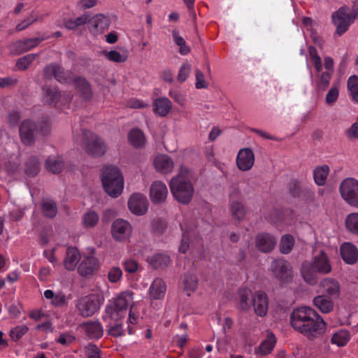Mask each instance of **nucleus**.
<instances>
[{"label":"nucleus","mask_w":358,"mask_h":358,"mask_svg":"<svg viewBox=\"0 0 358 358\" xmlns=\"http://www.w3.org/2000/svg\"><path fill=\"white\" fill-rule=\"evenodd\" d=\"M293 329L313 341L325 332L326 323L313 308L301 307L294 309L290 315Z\"/></svg>","instance_id":"f257e3e1"},{"label":"nucleus","mask_w":358,"mask_h":358,"mask_svg":"<svg viewBox=\"0 0 358 358\" xmlns=\"http://www.w3.org/2000/svg\"><path fill=\"white\" fill-rule=\"evenodd\" d=\"M169 187L171 194L178 202L188 204L191 201L194 190L187 169L180 168L179 173L170 180Z\"/></svg>","instance_id":"f03ea898"},{"label":"nucleus","mask_w":358,"mask_h":358,"mask_svg":"<svg viewBox=\"0 0 358 358\" xmlns=\"http://www.w3.org/2000/svg\"><path fill=\"white\" fill-rule=\"evenodd\" d=\"M101 182L104 191L112 198H117L124 189V178L120 170L113 165L102 169Z\"/></svg>","instance_id":"7ed1b4c3"},{"label":"nucleus","mask_w":358,"mask_h":358,"mask_svg":"<svg viewBox=\"0 0 358 358\" xmlns=\"http://www.w3.org/2000/svg\"><path fill=\"white\" fill-rule=\"evenodd\" d=\"M348 6H342L332 14V21L336 26V33L341 36L346 32L350 25L358 17V0L353 1L352 10L348 13Z\"/></svg>","instance_id":"20e7f679"},{"label":"nucleus","mask_w":358,"mask_h":358,"mask_svg":"<svg viewBox=\"0 0 358 358\" xmlns=\"http://www.w3.org/2000/svg\"><path fill=\"white\" fill-rule=\"evenodd\" d=\"M103 297L101 294H90L80 297L76 303L79 315L83 317H91L100 308Z\"/></svg>","instance_id":"39448f33"},{"label":"nucleus","mask_w":358,"mask_h":358,"mask_svg":"<svg viewBox=\"0 0 358 358\" xmlns=\"http://www.w3.org/2000/svg\"><path fill=\"white\" fill-rule=\"evenodd\" d=\"M270 270L273 276L281 286L291 283L294 271L290 263L284 259H277L271 263Z\"/></svg>","instance_id":"423d86ee"},{"label":"nucleus","mask_w":358,"mask_h":358,"mask_svg":"<svg viewBox=\"0 0 358 358\" xmlns=\"http://www.w3.org/2000/svg\"><path fill=\"white\" fill-rule=\"evenodd\" d=\"M85 151L92 157H101L106 151V146L101 138L90 131H83Z\"/></svg>","instance_id":"0eeeda50"},{"label":"nucleus","mask_w":358,"mask_h":358,"mask_svg":"<svg viewBox=\"0 0 358 358\" xmlns=\"http://www.w3.org/2000/svg\"><path fill=\"white\" fill-rule=\"evenodd\" d=\"M340 192L348 204L358 208V180L352 178L343 180L340 185Z\"/></svg>","instance_id":"6e6552de"},{"label":"nucleus","mask_w":358,"mask_h":358,"mask_svg":"<svg viewBox=\"0 0 358 358\" xmlns=\"http://www.w3.org/2000/svg\"><path fill=\"white\" fill-rule=\"evenodd\" d=\"M38 131V127L34 121L30 119L24 120L19 128L22 143L27 146L34 145Z\"/></svg>","instance_id":"1a4fd4ad"},{"label":"nucleus","mask_w":358,"mask_h":358,"mask_svg":"<svg viewBox=\"0 0 358 358\" xmlns=\"http://www.w3.org/2000/svg\"><path fill=\"white\" fill-rule=\"evenodd\" d=\"M148 205L146 196L141 193H134L128 200L129 210L138 216L143 215L147 213Z\"/></svg>","instance_id":"9d476101"},{"label":"nucleus","mask_w":358,"mask_h":358,"mask_svg":"<svg viewBox=\"0 0 358 358\" xmlns=\"http://www.w3.org/2000/svg\"><path fill=\"white\" fill-rule=\"evenodd\" d=\"M43 78L45 80H51L54 78L60 83H67L71 80L64 69L56 63H52L44 67Z\"/></svg>","instance_id":"9b49d317"},{"label":"nucleus","mask_w":358,"mask_h":358,"mask_svg":"<svg viewBox=\"0 0 358 358\" xmlns=\"http://www.w3.org/2000/svg\"><path fill=\"white\" fill-rule=\"evenodd\" d=\"M89 29L90 32L97 36L107 30L110 24V19L103 14H96L91 19L88 18Z\"/></svg>","instance_id":"f8f14e48"},{"label":"nucleus","mask_w":358,"mask_h":358,"mask_svg":"<svg viewBox=\"0 0 358 358\" xmlns=\"http://www.w3.org/2000/svg\"><path fill=\"white\" fill-rule=\"evenodd\" d=\"M131 232L130 224L124 220H116L111 226L113 238L117 241L127 239Z\"/></svg>","instance_id":"ddd939ff"},{"label":"nucleus","mask_w":358,"mask_h":358,"mask_svg":"<svg viewBox=\"0 0 358 358\" xmlns=\"http://www.w3.org/2000/svg\"><path fill=\"white\" fill-rule=\"evenodd\" d=\"M99 268V259L93 256H87L78 265V272L81 276L87 278L96 272Z\"/></svg>","instance_id":"4468645a"},{"label":"nucleus","mask_w":358,"mask_h":358,"mask_svg":"<svg viewBox=\"0 0 358 358\" xmlns=\"http://www.w3.org/2000/svg\"><path fill=\"white\" fill-rule=\"evenodd\" d=\"M252 306L259 317H264L268 312V299L267 294L262 290L257 291L252 299Z\"/></svg>","instance_id":"2eb2a0df"},{"label":"nucleus","mask_w":358,"mask_h":358,"mask_svg":"<svg viewBox=\"0 0 358 358\" xmlns=\"http://www.w3.org/2000/svg\"><path fill=\"white\" fill-rule=\"evenodd\" d=\"M254 294L248 287H241L237 292V304L238 310L243 313H247L252 307V299Z\"/></svg>","instance_id":"dca6fc26"},{"label":"nucleus","mask_w":358,"mask_h":358,"mask_svg":"<svg viewBox=\"0 0 358 358\" xmlns=\"http://www.w3.org/2000/svg\"><path fill=\"white\" fill-rule=\"evenodd\" d=\"M168 195V189L162 181H155L150 188V196L154 203H164Z\"/></svg>","instance_id":"f3484780"},{"label":"nucleus","mask_w":358,"mask_h":358,"mask_svg":"<svg viewBox=\"0 0 358 358\" xmlns=\"http://www.w3.org/2000/svg\"><path fill=\"white\" fill-rule=\"evenodd\" d=\"M276 238L268 233L259 234L255 238L256 247L263 252L272 251L276 245Z\"/></svg>","instance_id":"a211bd4d"},{"label":"nucleus","mask_w":358,"mask_h":358,"mask_svg":"<svg viewBox=\"0 0 358 358\" xmlns=\"http://www.w3.org/2000/svg\"><path fill=\"white\" fill-rule=\"evenodd\" d=\"M255 162V155L250 148L241 149L237 156L236 164L241 171L250 170Z\"/></svg>","instance_id":"6ab92c4d"},{"label":"nucleus","mask_w":358,"mask_h":358,"mask_svg":"<svg viewBox=\"0 0 358 358\" xmlns=\"http://www.w3.org/2000/svg\"><path fill=\"white\" fill-rule=\"evenodd\" d=\"M341 255L343 261L348 264H354L358 261V250L351 243H344L341 246Z\"/></svg>","instance_id":"aec40b11"},{"label":"nucleus","mask_w":358,"mask_h":358,"mask_svg":"<svg viewBox=\"0 0 358 358\" xmlns=\"http://www.w3.org/2000/svg\"><path fill=\"white\" fill-rule=\"evenodd\" d=\"M312 264L317 271L318 273L325 275L331 271V266L329 259L327 254L322 250L314 257Z\"/></svg>","instance_id":"412c9836"},{"label":"nucleus","mask_w":358,"mask_h":358,"mask_svg":"<svg viewBox=\"0 0 358 358\" xmlns=\"http://www.w3.org/2000/svg\"><path fill=\"white\" fill-rule=\"evenodd\" d=\"M131 292L121 293L114 301V310L117 313H125L133 299Z\"/></svg>","instance_id":"4be33fe9"},{"label":"nucleus","mask_w":358,"mask_h":358,"mask_svg":"<svg viewBox=\"0 0 358 358\" xmlns=\"http://www.w3.org/2000/svg\"><path fill=\"white\" fill-rule=\"evenodd\" d=\"M154 165L158 172L164 174L171 173L173 169V162L166 155L157 156L154 160Z\"/></svg>","instance_id":"5701e85b"},{"label":"nucleus","mask_w":358,"mask_h":358,"mask_svg":"<svg viewBox=\"0 0 358 358\" xmlns=\"http://www.w3.org/2000/svg\"><path fill=\"white\" fill-rule=\"evenodd\" d=\"M129 143L136 149L143 148L146 144V137L143 131L138 128H133L128 133Z\"/></svg>","instance_id":"b1692460"},{"label":"nucleus","mask_w":358,"mask_h":358,"mask_svg":"<svg viewBox=\"0 0 358 358\" xmlns=\"http://www.w3.org/2000/svg\"><path fill=\"white\" fill-rule=\"evenodd\" d=\"M80 259V255L77 248L68 247L66 257L64 259V266L69 271H73Z\"/></svg>","instance_id":"393cba45"},{"label":"nucleus","mask_w":358,"mask_h":358,"mask_svg":"<svg viewBox=\"0 0 358 358\" xmlns=\"http://www.w3.org/2000/svg\"><path fill=\"white\" fill-rule=\"evenodd\" d=\"M301 273L303 280L310 285H315L317 282V271L311 262H305L301 265Z\"/></svg>","instance_id":"a878e982"},{"label":"nucleus","mask_w":358,"mask_h":358,"mask_svg":"<svg viewBox=\"0 0 358 358\" xmlns=\"http://www.w3.org/2000/svg\"><path fill=\"white\" fill-rule=\"evenodd\" d=\"M320 288L329 296L338 297L340 294V285L333 278H324L320 283Z\"/></svg>","instance_id":"bb28decb"},{"label":"nucleus","mask_w":358,"mask_h":358,"mask_svg":"<svg viewBox=\"0 0 358 358\" xmlns=\"http://www.w3.org/2000/svg\"><path fill=\"white\" fill-rule=\"evenodd\" d=\"M229 211L232 218L240 222L245 219L246 208L245 205L238 200H233L229 202Z\"/></svg>","instance_id":"cd10ccee"},{"label":"nucleus","mask_w":358,"mask_h":358,"mask_svg":"<svg viewBox=\"0 0 358 358\" xmlns=\"http://www.w3.org/2000/svg\"><path fill=\"white\" fill-rule=\"evenodd\" d=\"M76 90L80 94L81 97L85 101H90L92 96V88L85 78L77 77L74 79Z\"/></svg>","instance_id":"c85d7f7f"},{"label":"nucleus","mask_w":358,"mask_h":358,"mask_svg":"<svg viewBox=\"0 0 358 358\" xmlns=\"http://www.w3.org/2000/svg\"><path fill=\"white\" fill-rule=\"evenodd\" d=\"M276 343V338L273 332H268L265 340H264L260 345L256 348L255 353H260L264 356L270 354Z\"/></svg>","instance_id":"c756f323"},{"label":"nucleus","mask_w":358,"mask_h":358,"mask_svg":"<svg viewBox=\"0 0 358 358\" xmlns=\"http://www.w3.org/2000/svg\"><path fill=\"white\" fill-rule=\"evenodd\" d=\"M41 212L43 215L48 218H54L57 213V206L56 202L50 198H43L41 201Z\"/></svg>","instance_id":"7c9ffc66"},{"label":"nucleus","mask_w":358,"mask_h":358,"mask_svg":"<svg viewBox=\"0 0 358 358\" xmlns=\"http://www.w3.org/2000/svg\"><path fill=\"white\" fill-rule=\"evenodd\" d=\"M42 90L44 93L45 102L50 106H55L61 98V92L59 90L50 86H43Z\"/></svg>","instance_id":"2f4dec72"},{"label":"nucleus","mask_w":358,"mask_h":358,"mask_svg":"<svg viewBox=\"0 0 358 358\" xmlns=\"http://www.w3.org/2000/svg\"><path fill=\"white\" fill-rule=\"evenodd\" d=\"M172 108V104L169 99L160 97L155 100L153 110L160 116H166Z\"/></svg>","instance_id":"473e14b6"},{"label":"nucleus","mask_w":358,"mask_h":358,"mask_svg":"<svg viewBox=\"0 0 358 358\" xmlns=\"http://www.w3.org/2000/svg\"><path fill=\"white\" fill-rule=\"evenodd\" d=\"M166 285L162 278H156L150 288V295L153 299H159L164 296L166 292Z\"/></svg>","instance_id":"72a5a7b5"},{"label":"nucleus","mask_w":358,"mask_h":358,"mask_svg":"<svg viewBox=\"0 0 358 358\" xmlns=\"http://www.w3.org/2000/svg\"><path fill=\"white\" fill-rule=\"evenodd\" d=\"M314 305L322 313L331 312L334 308V303L331 299L324 295H320L314 298Z\"/></svg>","instance_id":"f704fd0d"},{"label":"nucleus","mask_w":358,"mask_h":358,"mask_svg":"<svg viewBox=\"0 0 358 358\" xmlns=\"http://www.w3.org/2000/svg\"><path fill=\"white\" fill-rule=\"evenodd\" d=\"M44 296L48 299H51V303L55 307H64L67 305L66 297L64 294L59 292L55 294L50 289L44 292Z\"/></svg>","instance_id":"c9c22d12"},{"label":"nucleus","mask_w":358,"mask_h":358,"mask_svg":"<svg viewBox=\"0 0 358 358\" xmlns=\"http://www.w3.org/2000/svg\"><path fill=\"white\" fill-rule=\"evenodd\" d=\"M85 331L90 338H99L103 336V330L98 322H88L83 324Z\"/></svg>","instance_id":"e433bc0d"},{"label":"nucleus","mask_w":358,"mask_h":358,"mask_svg":"<svg viewBox=\"0 0 358 358\" xmlns=\"http://www.w3.org/2000/svg\"><path fill=\"white\" fill-rule=\"evenodd\" d=\"M99 217L93 210H88L82 216V225L85 229H92L98 224Z\"/></svg>","instance_id":"4c0bfd02"},{"label":"nucleus","mask_w":358,"mask_h":358,"mask_svg":"<svg viewBox=\"0 0 358 358\" xmlns=\"http://www.w3.org/2000/svg\"><path fill=\"white\" fill-rule=\"evenodd\" d=\"M150 266L155 268H164L171 262L169 257L164 254H155L148 260Z\"/></svg>","instance_id":"58836bf2"},{"label":"nucleus","mask_w":358,"mask_h":358,"mask_svg":"<svg viewBox=\"0 0 358 358\" xmlns=\"http://www.w3.org/2000/svg\"><path fill=\"white\" fill-rule=\"evenodd\" d=\"M294 238L290 234H286L282 236L280 242V251L282 254H289L294 245Z\"/></svg>","instance_id":"ea45409f"},{"label":"nucleus","mask_w":358,"mask_h":358,"mask_svg":"<svg viewBox=\"0 0 358 358\" xmlns=\"http://www.w3.org/2000/svg\"><path fill=\"white\" fill-rule=\"evenodd\" d=\"M90 17V15L87 13H84L81 16L77 17L75 20H67L64 22V26L66 28L70 30H73L76 29L77 27L82 26L87 22L88 23V18Z\"/></svg>","instance_id":"a19ab883"},{"label":"nucleus","mask_w":358,"mask_h":358,"mask_svg":"<svg viewBox=\"0 0 358 358\" xmlns=\"http://www.w3.org/2000/svg\"><path fill=\"white\" fill-rule=\"evenodd\" d=\"M329 171V169L327 165H324L315 169L313 173L314 180L318 185H323L325 183Z\"/></svg>","instance_id":"79ce46f5"},{"label":"nucleus","mask_w":358,"mask_h":358,"mask_svg":"<svg viewBox=\"0 0 358 358\" xmlns=\"http://www.w3.org/2000/svg\"><path fill=\"white\" fill-rule=\"evenodd\" d=\"M348 90H349L352 99L356 103H358V76H351L348 80Z\"/></svg>","instance_id":"37998d69"},{"label":"nucleus","mask_w":358,"mask_h":358,"mask_svg":"<svg viewBox=\"0 0 358 358\" xmlns=\"http://www.w3.org/2000/svg\"><path fill=\"white\" fill-rule=\"evenodd\" d=\"M37 56V54H28L19 58L15 64L16 68L20 71L26 70Z\"/></svg>","instance_id":"c03bdc74"},{"label":"nucleus","mask_w":358,"mask_h":358,"mask_svg":"<svg viewBox=\"0 0 358 358\" xmlns=\"http://www.w3.org/2000/svg\"><path fill=\"white\" fill-rule=\"evenodd\" d=\"M39 162L36 157H30L26 163L25 173L31 177L35 176L39 172Z\"/></svg>","instance_id":"a18cd8bd"},{"label":"nucleus","mask_w":358,"mask_h":358,"mask_svg":"<svg viewBox=\"0 0 358 358\" xmlns=\"http://www.w3.org/2000/svg\"><path fill=\"white\" fill-rule=\"evenodd\" d=\"M345 225L349 231L358 235V213H353L348 215L345 219Z\"/></svg>","instance_id":"49530a36"},{"label":"nucleus","mask_w":358,"mask_h":358,"mask_svg":"<svg viewBox=\"0 0 358 358\" xmlns=\"http://www.w3.org/2000/svg\"><path fill=\"white\" fill-rule=\"evenodd\" d=\"M183 284L186 291L194 292L198 285V278L194 274L187 273L184 275Z\"/></svg>","instance_id":"de8ad7c7"},{"label":"nucleus","mask_w":358,"mask_h":358,"mask_svg":"<svg viewBox=\"0 0 358 358\" xmlns=\"http://www.w3.org/2000/svg\"><path fill=\"white\" fill-rule=\"evenodd\" d=\"M172 36L176 44L179 46V52L182 55H186L190 52V48L186 45L184 38L179 36L176 30L172 31Z\"/></svg>","instance_id":"09e8293b"},{"label":"nucleus","mask_w":358,"mask_h":358,"mask_svg":"<svg viewBox=\"0 0 358 358\" xmlns=\"http://www.w3.org/2000/svg\"><path fill=\"white\" fill-rule=\"evenodd\" d=\"M46 169L52 173H59L64 167V163L61 160H57L50 157L48 158L45 162Z\"/></svg>","instance_id":"8fccbe9b"},{"label":"nucleus","mask_w":358,"mask_h":358,"mask_svg":"<svg viewBox=\"0 0 358 358\" xmlns=\"http://www.w3.org/2000/svg\"><path fill=\"white\" fill-rule=\"evenodd\" d=\"M331 342L338 346H343L346 345L349 341V334L347 331H341L335 333L331 338Z\"/></svg>","instance_id":"3c124183"},{"label":"nucleus","mask_w":358,"mask_h":358,"mask_svg":"<svg viewBox=\"0 0 358 358\" xmlns=\"http://www.w3.org/2000/svg\"><path fill=\"white\" fill-rule=\"evenodd\" d=\"M84 352L87 358H101V351L94 344L90 343L85 346Z\"/></svg>","instance_id":"603ef678"},{"label":"nucleus","mask_w":358,"mask_h":358,"mask_svg":"<svg viewBox=\"0 0 358 358\" xmlns=\"http://www.w3.org/2000/svg\"><path fill=\"white\" fill-rule=\"evenodd\" d=\"M29 331L26 325L17 326L10 331V336L15 342L19 341Z\"/></svg>","instance_id":"864d4df0"},{"label":"nucleus","mask_w":358,"mask_h":358,"mask_svg":"<svg viewBox=\"0 0 358 358\" xmlns=\"http://www.w3.org/2000/svg\"><path fill=\"white\" fill-rule=\"evenodd\" d=\"M8 49L10 50V54L15 55H20L25 52H27V48H25L23 40L17 41L8 45Z\"/></svg>","instance_id":"5fc2aeb1"},{"label":"nucleus","mask_w":358,"mask_h":358,"mask_svg":"<svg viewBox=\"0 0 358 358\" xmlns=\"http://www.w3.org/2000/svg\"><path fill=\"white\" fill-rule=\"evenodd\" d=\"M333 73L331 71L323 72L317 82V87L321 90H325L329 85L330 80Z\"/></svg>","instance_id":"6e6d98bb"},{"label":"nucleus","mask_w":358,"mask_h":358,"mask_svg":"<svg viewBox=\"0 0 358 358\" xmlns=\"http://www.w3.org/2000/svg\"><path fill=\"white\" fill-rule=\"evenodd\" d=\"M122 275V269L117 266L112 267L108 274V279L112 283H116L121 279Z\"/></svg>","instance_id":"4d7b16f0"},{"label":"nucleus","mask_w":358,"mask_h":358,"mask_svg":"<svg viewBox=\"0 0 358 358\" xmlns=\"http://www.w3.org/2000/svg\"><path fill=\"white\" fill-rule=\"evenodd\" d=\"M124 334V329L120 323L108 327V334L113 337H120Z\"/></svg>","instance_id":"13d9d810"},{"label":"nucleus","mask_w":358,"mask_h":358,"mask_svg":"<svg viewBox=\"0 0 358 358\" xmlns=\"http://www.w3.org/2000/svg\"><path fill=\"white\" fill-rule=\"evenodd\" d=\"M166 228V223L162 219L157 218L152 222V230L159 234H162Z\"/></svg>","instance_id":"bf43d9fd"},{"label":"nucleus","mask_w":358,"mask_h":358,"mask_svg":"<svg viewBox=\"0 0 358 358\" xmlns=\"http://www.w3.org/2000/svg\"><path fill=\"white\" fill-rule=\"evenodd\" d=\"M39 131L43 136H48L51 131V124L48 117H42L39 123Z\"/></svg>","instance_id":"052dcab7"},{"label":"nucleus","mask_w":358,"mask_h":358,"mask_svg":"<svg viewBox=\"0 0 358 358\" xmlns=\"http://www.w3.org/2000/svg\"><path fill=\"white\" fill-rule=\"evenodd\" d=\"M106 55L108 60L114 62L121 63L127 60V57L122 55L116 50H110L106 52Z\"/></svg>","instance_id":"680f3d73"},{"label":"nucleus","mask_w":358,"mask_h":358,"mask_svg":"<svg viewBox=\"0 0 358 358\" xmlns=\"http://www.w3.org/2000/svg\"><path fill=\"white\" fill-rule=\"evenodd\" d=\"M191 71V66L189 64H184L180 69L177 80L180 83H183L187 76H189Z\"/></svg>","instance_id":"e2e57ef3"},{"label":"nucleus","mask_w":358,"mask_h":358,"mask_svg":"<svg viewBox=\"0 0 358 358\" xmlns=\"http://www.w3.org/2000/svg\"><path fill=\"white\" fill-rule=\"evenodd\" d=\"M338 96V89L337 87H332L326 95V102L327 104L331 105L337 100Z\"/></svg>","instance_id":"0e129e2a"},{"label":"nucleus","mask_w":358,"mask_h":358,"mask_svg":"<svg viewBox=\"0 0 358 358\" xmlns=\"http://www.w3.org/2000/svg\"><path fill=\"white\" fill-rule=\"evenodd\" d=\"M124 270L130 273H134L138 270V263L132 259H127L123 262Z\"/></svg>","instance_id":"69168bd1"},{"label":"nucleus","mask_w":358,"mask_h":358,"mask_svg":"<svg viewBox=\"0 0 358 358\" xmlns=\"http://www.w3.org/2000/svg\"><path fill=\"white\" fill-rule=\"evenodd\" d=\"M45 40L43 37H36L33 38H25L23 40L25 48H27V51L36 47L42 41Z\"/></svg>","instance_id":"338daca9"},{"label":"nucleus","mask_w":358,"mask_h":358,"mask_svg":"<svg viewBox=\"0 0 358 358\" xmlns=\"http://www.w3.org/2000/svg\"><path fill=\"white\" fill-rule=\"evenodd\" d=\"M195 86L197 89L206 88L208 87V83L205 81L203 73L198 69H196Z\"/></svg>","instance_id":"774afa93"}]
</instances>
